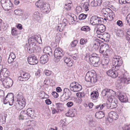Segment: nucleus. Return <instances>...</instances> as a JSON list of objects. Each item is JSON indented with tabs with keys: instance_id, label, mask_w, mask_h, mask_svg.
<instances>
[{
	"instance_id": "obj_52",
	"label": "nucleus",
	"mask_w": 130,
	"mask_h": 130,
	"mask_svg": "<svg viewBox=\"0 0 130 130\" xmlns=\"http://www.w3.org/2000/svg\"><path fill=\"white\" fill-rule=\"evenodd\" d=\"M87 42V39L85 38H82L80 39V43L81 45H83L86 44Z\"/></svg>"
},
{
	"instance_id": "obj_56",
	"label": "nucleus",
	"mask_w": 130,
	"mask_h": 130,
	"mask_svg": "<svg viewBox=\"0 0 130 130\" xmlns=\"http://www.w3.org/2000/svg\"><path fill=\"white\" fill-rule=\"evenodd\" d=\"M103 36V37L104 39L108 38L109 37V34L106 32H105L103 34H100Z\"/></svg>"
},
{
	"instance_id": "obj_31",
	"label": "nucleus",
	"mask_w": 130,
	"mask_h": 130,
	"mask_svg": "<svg viewBox=\"0 0 130 130\" xmlns=\"http://www.w3.org/2000/svg\"><path fill=\"white\" fill-rule=\"evenodd\" d=\"M99 93L98 92L96 91H93L91 94V98L94 100L97 99Z\"/></svg>"
},
{
	"instance_id": "obj_41",
	"label": "nucleus",
	"mask_w": 130,
	"mask_h": 130,
	"mask_svg": "<svg viewBox=\"0 0 130 130\" xmlns=\"http://www.w3.org/2000/svg\"><path fill=\"white\" fill-rule=\"evenodd\" d=\"M90 30V27L87 26H85L82 27L81 28V30L85 31L88 32Z\"/></svg>"
},
{
	"instance_id": "obj_37",
	"label": "nucleus",
	"mask_w": 130,
	"mask_h": 130,
	"mask_svg": "<svg viewBox=\"0 0 130 130\" xmlns=\"http://www.w3.org/2000/svg\"><path fill=\"white\" fill-rule=\"evenodd\" d=\"M100 45V43L97 41H95L94 42L93 46H92V48L93 50L95 51L98 50Z\"/></svg>"
},
{
	"instance_id": "obj_40",
	"label": "nucleus",
	"mask_w": 130,
	"mask_h": 130,
	"mask_svg": "<svg viewBox=\"0 0 130 130\" xmlns=\"http://www.w3.org/2000/svg\"><path fill=\"white\" fill-rule=\"evenodd\" d=\"M109 61V59L108 57L106 58L105 57L104 59L102 62V64L103 66H106L108 63Z\"/></svg>"
},
{
	"instance_id": "obj_44",
	"label": "nucleus",
	"mask_w": 130,
	"mask_h": 130,
	"mask_svg": "<svg viewBox=\"0 0 130 130\" xmlns=\"http://www.w3.org/2000/svg\"><path fill=\"white\" fill-rule=\"evenodd\" d=\"M55 105L56 106V108H57L58 111L61 110L63 106L62 104L60 103H56Z\"/></svg>"
},
{
	"instance_id": "obj_36",
	"label": "nucleus",
	"mask_w": 130,
	"mask_h": 130,
	"mask_svg": "<svg viewBox=\"0 0 130 130\" xmlns=\"http://www.w3.org/2000/svg\"><path fill=\"white\" fill-rule=\"evenodd\" d=\"M116 36L119 37H121L124 36V33L123 30L120 29L118 30L116 32Z\"/></svg>"
},
{
	"instance_id": "obj_22",
	"label": "nucleus",
	"mask_w": 130,
	"mask_h": 130,
	"mask_svg": "<svg viewBox=\"0 0 130 130\" xmlns=\"http://www.w3.org/2000/svg\"><path fill=\"white\" fill-rule=\"evenodd\" d=\"M48 56L46 55H42L40 58V63L42 64H45L48 61Z\"/></svg>"
},
{
	"instance_id": "obj_50",
	"label": "nucleus",
	"mask_w": 130,
	"mask_h": 130,
	"mask_svg": "<svg viewBox=\"0 0 130 130\" xmlns=\"http://www.w3.org/2000/svg\"><path fill=\"white\" fill-rule=\"evenodd\" d=\"M125 22H126L127 25L130 26V13L127 16Z\"/></svg>"
},
{
	"instance_id": "obj_63",
	"label": "nucleus",
	"mask_w": 130,
	"mask_h": 130,
	"mask_svg": "<svg viewBox=\"0 0 130 130\" xmlns=\"http://www.w3.org/2000/svg\"><path fill=\"white\" fill-rule=\"evenodd\" d=\"M103 5L104 7H109L110 3L108 1L104 2L103 3Z\"/></svg>"
},
{
	"instance_id": "obj_16",
	"label": "nucleus",
	"mask_w": 130,
	"mask_h": 130,
	"mask_svg": "<svg viewBox=\"0 0 130 130\" xmlns=\"http://www.w3.org/2000/svg\"><path fill=\"white\" fill-rule=\"evenodd\" d=\"M126 74V73H125L123 74L121 78H120L119 81L121 83L126 84L129 83L130 78L127 77Z\"/></svg>"
},
{
	"instance_id": "obj_21",
	"label": "nucleus",
	"mask_w": 130,
	"mask_h": 130,
	"mask_svg": "<svg viewBox=\"0 0 130 130\" xmlns=\"http://www.w3.org/2000/svg\"><path fill=\"white\" fill-rule=\"evenodd\" d=\"M119 100L121 102H125L127 101L128 99L125 93H120L118 96Z\"/></svg>"
},
{
	"instance_id": "obj_17",
	"label": "nucleus",
	"mask_w": 130,
	"mask_h": 130,
	"mask_svg": "<svg viewBox=\"0 0 130 130\" xmlns=\"http://www.w3.org/2000/svg\"><path fill=\"white\" fill-rule=\"evenodd\" d=\"M107 75L112 78H115L118 76L117 72L116 71H113L112 69H110L106 72Z\"/></svg>"
},
{
	"instance_id": "obj_24",
	"label": "nucleus",
	"mask_w": 130,
	"mask_h": 130,
	"mask_svg": "<svg viewBox=\"0 0 130 130\" xmlns=\"http://www.w3.org/2000/svg\"><path fill=\"white\" fill-rule=\"evenodd\" d=\"M109 117L113 120L118 119V116L117 113L115 112L111 111L108 113Z\"/></svg>"
},
{
	"instance_id": "obj_4",
	"label": "nucleus",
	"mask_w": 130,
	"mask_h": 130,
	"mask_svg": "<svg viewBox=\"0 0 130 130\" xmlns=\"http://www.w3.org/2000/svg\"><path fill=\"white\" fill-rule=\"evenodd\" d=\"M1 3L3 8L5 11L11 9L13 6L10 0H1Z\"/></svg>"
},
{
	"instance_id": "obj_51",
	"label": "nucleus",
	"mask_w": 130,
	"mask_h": 130,
	"mask_svg": "<svg viewBox=\"0 0 130 130\" xmlns=\"http://www.w3.org/2000/svg\"><path fill=\"white\" fill-rule=\"evenodd\" d=\"M108 90H109L107 88H105L101 92L102 96H106L107 93V92H108Z\"/></svg>"
},
{
	"instance_id": "obj_39",
	"label": "nucleus",
	"mask_w": 130,
	"mask_h": 130,
	"mask_svg": "<svg viewBox=\"0 0 130 130\" xmlns=\"http://www.w3.org/2000/svg\"><path fill=\"white\" fill-rule=\"evenodd\" d=\"M91 80L90 82L92 84L95 83L98 80V79L97 78L96 75L93 73V76H91Z\"/></svg>"
},
{
	"instance_id": "obj_6",
	"label": "nucleus",
	"mask_w": 130,
	"mask_h": 130,
	"mask_svg": "<svg viewBox=\"0 0 130 130\" xmlns=\"http://www.w3.org/2000/svg\"><path fill=\"white\" fill-rule=\"evenodd\" d=\"M70 90L74 92H77L81 90L82 88V86L77 82H74L71 83L70 85Z\"/></svg>"
},
{
	"instance_id": "obj_59",
	"label": "nucleus",
	"mask_w": 130,
	"mask_h": 130,
	"mask_svg": "<svg viewBox=\"0 0 130 130\" xmlns=\"http://www.w3.org/2000/svg\"><path fill=\"white\" fill-rule=\"evenodd\" d=\"M117 105L115 102H112L110 105V108L111 109L115 108L117 107Z\"/></svg>"
},
{
	"instance_id": "obj_62",
	"label": "nucleus",
	"mask_w": 130,
	"mask_h": 130,
	"mask_svg": "<svg viewBox=\"0 0 130 130\" xmlns=\"http://www.w3.org/2000/svg\"><path fill=\"white\" fill-rule=\"evenodd\" d=\"M4 91L2 90H0V98L3 99V100L4 98Z\"/></svg>"
},
{
	"instance_id": "obj_14",
	"label": "nucleus",
	"mask_w": 130,
	"mask_h": 130,
	"mask_svg": "<svg viewBox=\"0 0 130 130\" xmlns=\"http://www.w3.org/2000/svg\"><path fill=\"white\" fill-rule=\"evenodd\" d=\"M28 40L29 42H35V41L39 44H41L42 43L41 36L39 35L32 36L31 37L28 39Z\"/></svg>"
},
{
	"instance_id": "obj_48",
	"label": "nucleus",
	"mask_w": 130,
	"mask_h": 130,
	"mask_svg": "<svg viewBox=\"0 0 130 130\" xmlns=\"http://www.w3.org/2000/svg\"><path fill=\"white\" fill-rule=\"evenodd\" d=\"M7 78H8V77H5V76L0 73V80L2 81V84L3 83L4 81H5V80L7 79Z\"/></svg>"
},
{
	"instance_id": "obj_58",
	"label": "nucleus",
	"mask_w": 130,
	"mask_h": 130,
	"mask_svg": "<svg viewBox=\"0 0 130 130\" xmlns=\"http://www.w3.org/2000/svg\"><path fill=\"white\" fill-rule=\"evenodd\" d=\"M78 41L77 40H74L71 43V47H73L75 46L77 43Z\"/></svg>"
},
{
	"instance_id": "obj_25",
	"label": "nucleus",
	"mask_w": 130,
	"mask_h": 130,
	"mask_svg": "<svg viewBox=\"0 0 130 130\" xmlns=\"http://www.w3.org/2000/svg\"><path fill=\"white\" fill-rule=\"evenodd\" d=\"M63 60L67 64L69 67H71L73 65L72 61L69 57H65L63 58Z\"/></svg>"
},
{
	"instance_id": "obj_33",
	"label": "nucleus",
	"mask_w": 130,
	"mask_h": 130,
	"mask_svg": "<svg viewBox=\"0 0 130 130\" xmlns=\"http://www.w3.org/2000/svg\"><path fill=\"white\" fill-rule=\"evenodd\" d=\"M113 92V91L112 90H109L106 96L108 98V100L112 101V98L113 97V96L112 95L111 93Z\"/></svg>"
},
{
	"instance_id": "obj_54",
	"label": "nucleus",
	"mask_w": 130,
	"mask_h": 130,
	"mask_svg": "<svg viewBox=\"0 0 130 130\" xmlns=\"http://www.w3.org/2000/svg\"><path fill=\"white\" fill-rule=\"evenodd\" d=\"M106 105L105 104H100L99 105H97L96 106V109H99L100 108V110H102Z\"/></svg>"
},
{
	"instance_id": "obj_18",
	"label": "nucleus",
	"mask_w": 130,
	"mask_h": 130,
	"mask_svg": "<svg viewBox=\"0 0 130 130\" xmlns=\"http://www.w3.org/2000/svg\"><path fill=\"white\" fill-rule=\"evenodd\" d=\"M29 116L26 111L23 110L21 112L19 118L20 119H29L30 118Z\"/></svg>"
},
{
	"instance_id": "obj_15",
	"label": "nucleus",
	"mask_w": 130,
	"mask_h": 130,
	"mask_svg": "<svg viewBox=\"0 0 130 130\" xmlns=\"http://www.w3.org/2000/svg\"><path fill=\"white\" fill-rule=\"evenodd\" d=\"M13 81L10 78H7V79L4 81L3 84L4 86L6 88H9L12 86L13 84Z\"/></svg>"
},
{
	"instance_id": "obj_38",
	"label": "nucleus",
	"mask_w": 130,
	"mask_h": 130,
	"mask_svg": "<svg viewBox=\"0 0 130 130\" xmlns=\"http://www.w3.org/2000/svg\"><path fill=\"white\" fill-rule=\"evenodd\" d=\"M111 52V51L109 47V48H108V49H107V50H106L104 52L103 54L104 55V56L105 58H109V56H110V54Z\"/></svg>"
},
{
	"instance_id": "obj_26",
	"label": "nucleus",
	"mask_w": 130,
	"mask_h": 130,
	"mask_svg": "<svg viewBox=\"0 0 130 130\" xmlns=\"http://www.w3.org/2000/svg\"><path fill=\"white\" fill-rule=\"evenodd\" d=\"M68 23L66 19H64L62 21V24L61 23L59 24L58 27H60V29L59 31H62L66 25Z\"/></svg>"
},
{
	"instance_id": "obj_45",
	"label": "nucleus",
	"mask_w": 130,
	"mask_h": 130,
	"mask_svg": "<svg viewBox=\"0 0 130 130\" xmlns=\"http://www.w3.org/2000/svg\"><path fill=\"white\" fill-rule=\"evenodd\" d=\"M87 16V14H84L82 13L80 14L79 16V19L80 20L85 19L86 18Z\"/></svg>"
},
{
	"instance_id": "obj_53",
	"label": "nucleus",
	"mask_w": 130,
	"mask_h": 130,
	"mask_svg": "<svg viewBox=\"0 0 130 130\" xmlns=\"http://www.w3.org/2000/svg\"><path fill=\"white\" fill-rule=\"evenodd\" d=\"M82 8L79 6H77L76 8V12L77 13L81 12L82 11Z\"/></svg>"
},
{
	"instance_id": "obj_11",
	"label": "nucleus",
	"mask_w": 130,
	"mask_h": 130,
	"mask_svg": "<svg viewBox=\"0 0 130 130\" xmlns=\"http://www.w3.org/2000/svg\"><path fill=\"white\" fill-rule=\"evenodd\" d=\"M101 18L95 15L92 16L90 19V22L93 25H96L101 23L102 20Z\"/></svg>"
},
{
	"instance_id": "obj_10",
	"label": "nucleus",
	"mask_w": 130,
	"mask_h": 130,
	"mask_svg": "<svg viewBox=\"0 0 130 130\" xmlns=\"http://www.w3.org/2000/svg\"><path fill=\"white\" fill-rule=\"evenodd\" d=\"M38 48V46L36 45V43L33 42L29 44L27 48V51L29 53L32 54L35 52Z\"/></svg>"
},
{
	"instance_id": "obj_30",
	"label": "nucleus",
	"mask_w": 130,
	"mask_h": 130,
	"mask_svg": "<svg viewBox=\"0 0 130 130\" xmlns=\"http://www.w3.org/2000/svg\"><path fill=\"white\" fill-rule=\"evenodd\" d=\"M105 114L102 111H99L96 112L95 115V116L97 119H100L104 117Z\"/></svg>"
},
{
	"instance_id": "obj_42",
	"label": "nucleus",
	"mask_w": 130,
	"mask_h": 130,
	"mask_svg": "<svg viewBox=\"0 0 130 130\" xmlns=\"http://www.w3.org/2000/svg\"><path fill=\"white\" fill-rule=\"evenodd\" d=\"M11 32L12 35L13 36H16L18 34L17 29L16 28L13 27L12 28Z\"/></svg>"
},
{
	"instance_id": "obj_27",
	"label": "nucleus",
	"mask_w": 130,
	"mask_h": 130,
	"mask_svg": "<svg viewBox=\"0 0 130 130\" xmlns=\"http://www.w3.org/2000/svg\"><path fill=\"white\" fill-rule=\"evenodd\" d=\"M93 76V73L91 71H88L85 77V80L87 82H90L91 76Z\"/></svg>"
},
{
	"instance_id": "obj_3",
	"label": "nucleus",
	"mask_w": 130,
	"mask_h": 130,
	"mask_svg": "<svg viewBox=\"0 0 130 130\" xmlns=\"http://www.w3.org/2000/svg\"><path fill=\"white\" fill-rule=\"evenodd\" d=\"M98 56V55L95 53H92L90 55L89 62L94 67H97L99 66L101 63L99 61L100 58Z\"/></svg>"
},
{
	"instance_id": "obj_1",
	"label": "nucleus",
	"mask_w": 130,
	"mask_h": 130,
	"mask_svg": "<svg viewBox=\"0 0 130 130\" xmlns=\"http://www.w3.org/2000/svg\"><path fill=\"white\" fill-rule=\"evenodd\" d=\"M15 97L17 99L16 103L19 110L23 108L26 104L25 99L23 97L22 93L21 92L17 93Z\"/></svg>"
},
{
	"instance_id": "obj_57",
	"label": "nucleus",
	"mask_w": 130,
	"mask_h": 130,
	"mask_svg": "<svg viewBox=\"0 0 130 130\" xmlns=\"http://www.w3.org/2000/svg\"><path fill=\"white\" fill-rule=\"evenodd\" d=\"M40 14L33 15V18L36 20L37 21H39L40 19Z\"/></svg>"
},
{
	"instance_id": "obj_29",
	"label": "nucleus",
	"mask_w": 130,
	"mask_h": 130,
	"mask_svg": "<svg viewBox=\"0 0 130 130\" xmlns=\"http://www.w3.org/2000/svg\"><path fill=\"white\" fill-rule=\"evenodd\" d=\"M43 52L44 53L50 56L52 55L51 49L50 47L47 46L45 47L43 49Z\"/></svg>"
},
{
	"instance_id": "obj_28",
	"label": "nucleus",
	"mask_w": 130,
	"mask_h": 130,
	"mask_svg": "<svg viewBox=\"0 0 130 130\" xmlns=\"http://www.w3.org/2000/svg\"><path fill=\"white\" fill-rule=\"evenodd\" d=\"M0 74L5 76V77H8L10 75L9 71L7 68H3V69L1 70Z\"/></svg>"
},
{
	"instance_id": "obj_9",
	"label": "nucleus",
	"mask_w": 130,
	"mask_h": 130,
	"mask_svg": "<svg viewBox=\"0 0 130 130\" xmlns=\"http://www.w3.org/2000/svg\"><path fill=\"white\" fill-rule=\"evenodd\" d=\"M30 77V75L29 74L21 71L20 72L18 79L20 81H25L27 80Z\"/></svg>"
},
{
	"instance_id": "obj_47",
	"label": "nucleus",
	"mask_w": 130,
	"mask_h": 130,
	"mask_svg": "<svg viewBox=\"0 0 130 130\" xmlns=\"http://www.w3.org/2000/svg\"><path fill=\"white\" fill-rule=\"evenodd\" d=\"M61 36L60 34H57L55 37V41L57 42H59L60 40Z\"/></svg>"
},
{
	"instance_id": "obj_7",
	"label": "nucleus",
	"mask_w": 130,
	"mask_h": 130,
	"mask_svg": "<svg viewBox=\"0 0 130 130\" xmlns=\"http://www.w3.org/2000/svg\"><path fill=\"white\" fill-rule=\"evenodd\" d=\"M63 54L62 51L60 48H56L54 53L55 62H58L59 61Z\"/></svg>"
},
{
	"instance_id": "obj_43",
	"label": "nucleus",
	"mask_w": 130,
	"mask_h": 130,
	"mask_svg": "<svg viewBox=\"0 0 130 130\" xmlns=\"http://www.w3.org/2000/svg\"><path fill=\"white\" fill-rule=\"evenodd\" d=\"M71 3H69L65 4L64 8L67 10L68 11L71 9Z\"/></svg>"
},
{
	"instance_id": "obj_19",
	"label": "nucleus",
	"mask_w": 130,
	"mask_h": 130,
	"mask_svg": "<svg viewBox=\"0 0 130 130\" xmlns=\"http://www.w3.org/2000/svg\"><path fill=\"white\" fill-rule=\"evenodd\" d=\"M82 2H84V3H82L83 8L86 11H88L89 10V8L90 7L89 0H83Z\"/></svg>"
},
{
	"instance_id": "obj_12",
	"label": "nucleus",
	"mask_w": 130,
	"mask_h": 130,
	"mask_svg": "<svg viewBox=\"0 0 130 130\" xmlns=\"http://www.w3.org/2000/svg\"><path fill=\"white\" fill-rule=\"evenodd\" d=\"M105 30V27L103 24H99L98 25L94 30V31L98 35L103 34Z\"/></svg>"
},
{
	"instance_id": "obj_2",
	"label": "nucleus",
	"mask_w": 130,
	"mask_h": 130,
	"mask_svg": "<svg viewBox=\"0 0 130 130\" xmlns=\"http://www.w3.org/2000/svg\"><path fill=\"white\" fill-rule=\"evenodd\" d=\"M35 5L38 7L41 8L44 13H47L51 10L50 5L44 3L41 0L38 1L36 3Z\"/></svg>"
},
{
	"instance_id": "obj_35",
	"label": "nucleus",
	"mask_w": 130,
	"mask_h": 130,
	"mask_svg": "<svg viewBox=\"0 0 130 130\" xmlns=\"http://www.w3.org/2000/svg\"><path fill=\"white\" fill-rule=\"evenodd\" d=\"M107 19L109 21H111L113 19L114 17H115L114 13L112 11V12L107 14Z\"/></svg>"
},
{
	"instance_id": "obj_49",
	"label": "nucleus",
	"mask_w": 130,
	"mask_h": 130,
	"mask_svg": "<svg viewBox=\"0 0 130 130\" xmlns=\"http://www.w3.org/2000/svg\"><path fill=\"white\" fill-rule=\"evenodd\" d=\"M102 11H106L107 14H108L110 12H112V11L110 8L108 7L103 8L102 10Z\"/></svg>"
},
{
	"instance_id": "obj_5",
	"label": "nucleus",
	"mask_w": 130,
	"mask_h": 130,
	"mask_svg": "<svg viewBox=\"0 0 130 130\" xmlns=\"http://www.w3.org/2000/svg\"><path fill=\"white\" fill-rule=\"evenodd\" d=\"M123 60L121 57L117 56L113 57L112 59L113 65L115 66V69L118 70L119 67L123 64Z\"/></svg>"
},
{
	"instance_id": "obj_23",
	"label": "nucleus",
	"mask_w": 130,
	"mask_h": 130,
	"mask_svg": "<svg viewBox=\"0 0 130 130\" xmlns=\"http://www.w3.org/2000/svg\"><path fill=\"white\" fill-rule=\"evenodd\" d=\"M102 0H94L91 3V5L93 7H96L100 6L102 3Z\"/></svg>"
},
{
	"instance_id": "obj_32",
	"label": "nucleus",
	"mask_w": 130,
	"mask_h": 130,
	"mask_svg": "<svg viewBox=\"0 0 130 130\" xmlns=\"http://www.w3.org/2000/svg\"><path fill=\"white\" fill-rule=\"evenodd\" d=\"M14 96L12 93H8L7 95L6 96V99H8L10 101H11V103L13 104Z\"/></svg>"
},
{
	"instance_id": "obj_61",
	"label": "nucleus",
	"mask_w": 130,
	"mask_h": 130,
	"mask_svg": "<svg viewBox=\"0 0 130 130\" xmlns=\"http://www.w3.org/2000/svg\"><path fill=\"white\" fill-rule=\"evenodd\" d=\"M21 11L20 10H15L14 11V14L16 15H20L21 14Z\"/></svg>"
},
{
	"instance_id": "obj_34",
	"label": "nucleus",
	"mask_w": 130,
	"mask_h": 130,
	"mask_svg": "<svg viewBox=\"0 0 130 130\" xmlns=\"http://www.w3.org/2000/svg\"><path fill=\"white\" fill-rule=\"evenodd\" d=\"M26 111L30 119L33 118L34 112L31 108H28Z\"/></svg>"
},
{
	"instance_id": "obj_20",
	"label": "nucleus",
	"mask_w": 130,
	"mask_h": 130,
	"mask_svg": "<svg viewBox=\"0 0 130 130\" xmlns=\"http://www.w3.org/2000/svg\"><path fill=\"white\" fill-rule=\"evenodd\" d=\"M109 48L108 45L106 43H103L101 46L99 50L100 52L103 54L105 51Z\"/></svg>"
},
{
	"instance_id": "obj_60",
	"label": "nucleus",
	"mask_w": 130,
	"mask_h": 130,
	"mask_svg": "<svg viewBox=\"0 0 130 130\" xmlns=\"http://www.w3.org/2000/svg\"><path fill=\"white\" fill-rule=\"evenodd\" d=\"M44 73L47 76L50 75L52 73V72L48 70H45L44 72Z\"/></svg>"
},
{
	"instance_id": "obj_64",
	"label": "nucleus",
	"mask_w": 130,
	"mask_h": 130,
	"mask_svg": "<svg viewBox=\"0 0 130 130\" xmlns=\"http://www.w3.org/2000/svg\"><path fill=\"white\" fill-rule=\"evenodd\" d=\"M9 57L11 58L14 59L15 58V54L12 52L10 53Z\"/></svg>"
},
{
	"instance_id": "obj_55",
	"label": "nucleus",
	"mask_w": 130,
	"mask_h": 130,
	"mask_svg": "<svg viewBox=\"0 0 130 130\" xmlns=\"http://www.w3.org/2000/svg\"><path fill=\"white\" fill-rule=\"evenodd\" d=\"M8 103L10 105H12V104L11 103V101H10L9 100H8V99H6L5 98L4 101V103L5 104H6Z\"/></svg>"
},
{
	"instance_id": "obj_46",
	"label": "nucleus",
	"mask_w": 130,
	"mask_h": 130,
	"mask_svg": "<svg viewBox=\"0 0 130 130\" xmlns=\"http://www.w3.org/2000/svg\"><path fill=\"white\" fill-rule=\"evenodd\" d=\"M90 55L89 53H88L85 55V56L84 59L88 62H89L90 60Z\"/></svg>"
},
{
	"instance_id": "obj_13",
	"label": "nucleus",
	"mask_w": 130,
	"mask_h": 130,
	"mask_svg": "<svg viewBox=\"0 0 130 130\" xmlns=\"http://www.w3.org/2000/svg\"><path fill=\"white\" fill-rule=\"evenodd\" d=\"M27 60L29 64L31 65L36 64L38 62V60L36 57L34 55L29 56Z\"/></svg>"
},
{
	"instance_id": "obj_8",
	"label": "nucleus",
	"mask_w": 130,
	"mask_h": 130,
	"mask_svg": "<svg viewBox=\"0 0 130 130\" xmlns=\"http://www.w3.org/2000/svg\"><path fill=\"white\" fill-rule=\"evenodd\" d=\"M71 95V92L69 89L66 88L63 90V94L61 96L60 100L62 102L68 100L70 98Z\"/></svg>"
}]
</instances>
